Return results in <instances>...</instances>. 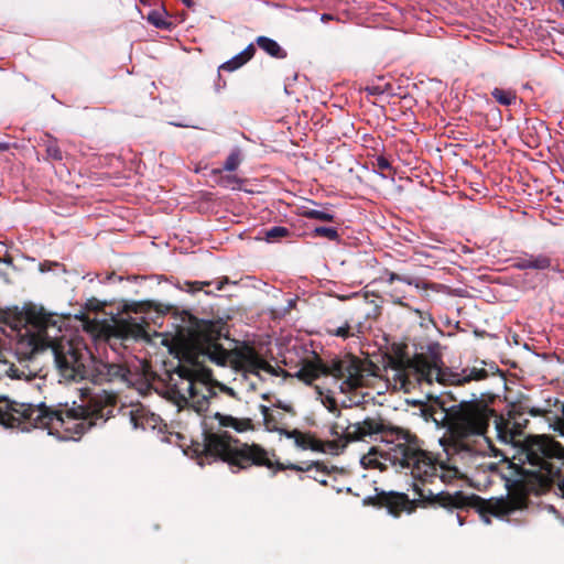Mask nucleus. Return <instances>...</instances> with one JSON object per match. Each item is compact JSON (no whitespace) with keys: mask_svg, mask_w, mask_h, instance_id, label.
I'll use <instances>...</instances> for the list:
<instances>
[{"mask_svg":"<svg viewBox=\"0 0 564 564\" xmlns=\"http://www.w3.org/2000/svg\"><path fill=\"white\" fill-rule=\"evenodd\" d=\"M100 381L107 382H126L128 380L129 370L118 364H102L98 368Z\"/></svg>","mask_w":564,"mask_h":564,"instance_id":"2eb2a0df","label":"nucleus"},{"mask_svg":"<svg viewBox=\"0 0 564 564\" xmlns=\"http://www.w3.org/2000/svg\"><path fill=\"white\" fill-rule=\"evenodd\" d=\"M46 155L48 159L54 161H62L63 153L56 141H48L46 144Z\"/></svg>","mask_w":564,"mask_h":564,"instance_id":"cd10ccee","label":"nucleus"},{"mask_svg":"<svg viewBox=\"0 0 564 564\" xmlns=\"http://www.w3.org/2000/svg\"><path fill=\"white\" fill-rule=\"evenodd\" d=\"M257 45L263 50L267 54L274 58H285L286 52L283 50L280 44L267 36H258L256 40Z\"/></svg>","mask_w":564,"mask_h":564,"instance_id":"f3484780","label":"nucleus"},{"mask_svg":"<svg viewBox=\"0 0 564 564\" xmlns=\"http://www.w3.org/2000/svg\"><path fill=\"white\" fill-rule=\"evenodd\" d=\"M224 283H225V282H223V281H221V282H218V283H217L216 289H217V290H221V289H223V284H224Z\"/></svg>","mask_w":564,"mask_h":564,"instance_id":"79ce46f5","label":"nucleus"},{"mask_svg":"<svg viewBox=\"0 0 564 564\" xmlns=\"http://www.w3.org/2000/svg\"><path fill=\"white\" fill-rule=\"evenodd\" d=\"M228 338L227 323L218 319H199L191 317L182 350L181 365L176 373L180 381L170 387V392L180 408L189 406L197 413L212 411L217 406L219 393L236 398L234 389L220 383H210L212 371L203 367L206 361L225 366L230 357L229 349L219 343Z\"/></svg>","mask_w":564,"mask_h":564,"instance_id":"f03ea898","label":"nucleus"},{"mask_svg":"<svg viewBox=\"0 0 564 564\" xmlns=\"http://www.w3.org/2000/svg\"><path fill=\"white\" fill-rule=\"evenodd\" d=\"M140 332H142V328L139 326L138 327V332L135 333V335H139Z\"/></svg>","mask_w":564,"mask_h":564,"instance_id":"a18cd8bd","label":"nucleus"},{"mask_svg":"<svg viewBox=\"0 0 564 564\" xmlns=\"http://www.w3.org/2000/svg\"><path fill=\"white\" fill-rule=\"evenodd\" d=\"M260 410H261V413L263 416V422H264L267 430L279 432L282 435L283 429L279 426V422H278L276 417L274 416V414L270 412V409L265 405H261Z\"/></svg>","mask_w":564,"mask_h":564,"instance_id":"412c9836","label":"nucleus"},{"mask_svg":"<svg viewBox=\"0 0 564 564\" xmlns=\"http://www.w3.org/2000/svg\"><path fill=\"white\" fill-rule=\"evenodd\" d=\"M29 379L25 369L19 368L15 364L0 358V379Z\"/></svg>","mask_w":564,"mask_h":564,"instance_id":"a211bd4d","label":"nucleus"},{"mask_svg":"<svg viewBox=\"0 0 564 564\" xmlns=\"http://www.w3.org/2000/svg\"><path fill=\"white\" fill-rule=\"evenodd\" d=\"M254 53H256V47L251 43L242 52H240L238 55L241 56V58H243L242 61L245 63H247L248 61H250L253 57Z\"/></svg>","mask_w":564,"mask_h":564,"instance_id":"7c9ffc66","label":"nucleus"},{"mask_svg":"<svg viewBox=\"0 0 564 564\" xmlns=\"http://www.w3.org/2000/svg\"><path fill=\"white\" fill-rule=\"evenodd\" d=\"M215 419L223 427H232L236 432L242 433L253 429L251 419H238L231 415L214 412Z\"/></svg>","mask_w":564,"mask_h":564,"instance_id":"dca6fc26","label":"nucleus"},{"mask_svg":"<svg viewBox=\"0 0 564 564\" xmlns=\"http://www.w3.org/2000/svg\"><path fill=\"white\" fill-rule=\"evenodd\" d=\"M243 58H241V56H239L238 54L235 55L232 58H230L229 61L223 63L219 67H218V70L221 72V70H225V72H234L238 68H240L241 66H243L246 63L242 61Z\"/></svg>","mask_w":564,"mask_h":564,"instance_id":"bb28decb","label":"nucleus"},{"mask_svg":"<svg viewBox=\"0 0 564 564\" xmlns=\"http://www.w3.org/2000/svg\"><path fill=\"white\" fill-rule=\"evenodd\" d=\"M388 87H390L389 84H386L384 87H381L380 85H371V86L366 87V91L369 95L379 96V95L384 94L387 91Z\"/></svg>","mask_w":564,"mask_h":564,"instance_id":"c756f323","label":"nucleus"},{"mask_svg":"<svg viewBox=\"0 0 564 564\" xmlns=\"http://www.w3.org/2000/svg\"><path fill=\"white\" fill-rule=\"evenodd\" d=\"M141 3H144L145 1L144 0H139Z\"/></svg>","mask_w":564,"mask_h":564,"instance_id":"de8ad7c7","label":"nucleus"},{"mask_svg":"<svg viewBox=\"0 0 564 564\" xmlns=\"http://www.w3.org/2000/svg\"><path fill=\"white\" fill-rule=\"evenodd\" d=\"M561 433H562V435H564V427H563V429H561Z\"/></svg>","mask_w":564,"mask_h":564,"instance_id":"49530a36","label":"nucleus"},{"mask_svg":"<svg viewBox=\"0 0 564 564\" xmlns=\"http://www.w3.org/2000/svg\"><path fill=\"white\" fill-rule=\"evenodd\" d=\"M421 412L426 421L447 427L449 437L445 444V452L452 465L438 463L430 453L422 449L416 436L399 429L387 427V442L393 444L387 453L388 459L398 471L412 476L413 489L420 499L449 510L473 508L486 523L490 522L489 514L505 517L525 507L527 492L533 488L524 485V479L513 482L514 487H519V494L512 492L508 486L509 495L506 499L484 500L476 495L468 496L462 491L452 494L426 488L427 484L433 485L436 480L449 484L464 475L459 463L469 468L482 466L478 460L491 449L487 436L491 421L498 440L506 444L512 443L521 432V424L511 413L508 417L497 414L484 400L462 401L446 409L438 398L423 404Z\"/></svg>","mask_w":564,"mask_h":564,"instance_id":"f257e3e1","label":"nucleus"},{"mask_svg":"<svg viewBox=\"0 0 564 564\" xmlns=\"http://www.w3.org/2000/svg\"><path fill=\"white\" fill-rule=\"evenodd\" d=\"M115 398L110 394H94L83 399L82 404L54 410L41 403L11 402L0 395V424L22 431L46 429L48 434L82 435L91 426L105 423L113 413Z\"/></svg>","mask_w":564,"mask_h":564,"instance_id":"7ed1b4c3","label":"nucleus"},{"mask_svg":"<svg viewBox=\"0 0 564 564\" xmlns=\"http://www.w3.org/2000/svg\"><path fill=\"white\" fill-rule=\"evenodd\" d=\"M122 415L128 416L134 430H156L160 429L162 419L160 415L151 412L141 403L131 404L122 409Z\"/></svg>","mask_w":564,"mask_h":564,"instance_id":"9d476101","label":"nucleus"},{"mask_svg":"<svg viewBox=\"0 0 564 564\" xmlns=\"http://www.w3.org/2000/svg\"><path fill=\"white\" fill-rule=\"evenodd\" d=\"M271 469H273L274 473L278 470H286V469L295 470V471H307V473L314 471V475H312L311 477L314 478L315 480H317L322 485H327V480L325 478V476L328 474L327 468H326V466H324L323 464H321L318 462H314L306 466H303V465H297V464L285 465V464L279 463L278 460L273 459V467Z\"/></svg>","mask_w":564,"mask_h":564,"instance_id":"ddd939ff","label":"nucleus"},{"mask_svg":"<svg viewBox=\"0 0 564 564\" xmlns=\"http://www.w3.org/2000/svg\"><path fill=\"white\" fill-rule=\"evenodd\" d=\"M376 366L352 355L334 358L324 364L321 359L308 361L295 373L300 380L312 384L321 376H332L340 380L341 392L348 393L368 384L375 376Z\"/></svg>","mask_w":564,"mask_h":564,"instance_id":"6e6552de","label":"nucleus"},{"mask_svg":"<svg viewBox=\"0 0 564 564\" xmlns=\"http://www.w3.org/2000/svg\"><path fill=\"white\" fill-rule=\"evenodd\" d=\"M560 4L562 6L563 10H564V0H558Z\"/></svg>","mask_w":564,"mask_h":564,"instance_id":"c03bdc74","label":"nucleus"},{"mask_svg":"<svg viewBox=\"0 0 564 564\" xmlns=\"http://www.w3.org/2000/svg\"><path fill=\"white\" fill-rule=\"evenodd\" d=\"M239 364L245 371L256 376H259L260 371H264L272 376H279L280 372H284L280 368L275 369L252 349H248L247 351L240 354Z\"/></svg>","mask_w":564,"mask_h":564,"instance_id":"9b49d317","label":"nucleus"},{"mask_svg":"<svg viewBox=\"0 0 564 564\" xmlns=\"http://www.w3.org/2000/svg\"><path fill=\"white\" fill-rule=\"evenodd\" d=\"M334 335L338 336V337H341V338H348L350 337L352 334L350 333V326L349 324H346L345 326H340L338 327L335 332H334Z\"/></svg>","mask_w":564,"mask_h":564,"instance_id":"72a5a7b5","label":"nucleus"},{"mask_svg":"<svg viewBox=\"0 0 564 564\" xmlns=\"http://www.w3.org/2000/svg\"><path fill=\"white\" fill-rule=\"evenodd\" d=\"M491 96L499 105L506 107L516 105L518 100L517 91L513 89H503L495 87L491 90Z\"/></svg>","mask_w":564,"mask_h":564,"instance_id":"6ab92c4d","label":"nucleus"},{"mask_svg":"<svg viewBox=\"0 0 564 564\" xmlns=\"http://www.w3.org/2000/svg\"><path fill=\"white\" fill-rule=\"evenodd\" d=\"M59 319L43 307H30L25 312V324L18 329L17 352L31 359L35 354L51 349L57 369L67 380L83 379L89 351L79 343L62 338Z\"/></svg>","mask_w":564,"mask_h":564,"instance_id":"20e7f679","label":"nucleus"},{"mask_svg":"<svg viewBox=\"0 0 564 564\" xmlns=\"http://www.w3.org/2000/svg\"><path fill=\"white\" fill-rule=\"evenodd\" d=\"M221 171H223V170H220V169H215V170L213 171V173H214V174H220V173H221Z\"/></svg>","mask_w":564,"mask_h":564,"instance_id":"37998d69","label":"nucleus"},{"mask_svg":"<svg viewBox=\"0 0 564 564\" xmlns=\"http://www.w3.org/2000/svg\"><path fill=\"white\" fill-rule=\"evenodd\" d=\"M519 460L521 475L540 487L557 485L564 497V447L553 438L542 435L525 441Z\"/></svg>","mask_w":564,"mask_h":564,"instance_id":"423d86ee","label":"nucleus"},{"mask_svg":"<svg viewBox=\"0 0 564 564\" xmlns=\"http://www.w3.org/2000/svg\"><path fill=\"white\" fill-rule=\"evenodd\" d=\"M303 216L308 219H317V220H322V221H333L334 217H335L333 213H329L327 210L313 209V208L304 209Z\"/></svg>","mask_w":564,"mask_h":564,"instance_id":"4be33fe9","label":"nucleus"},{"mask_svg":"<svg viewBox=\"0 0 564 564\" xmlns=\"http://www.w3.org/2000/svg\"><path fill=\"white\" fill-rule=\"evenodd\" d=\"M254 53H256V47L251 43L242 52H240L238 55L241 56V58H243L242 61L245 63H247L248 61H250L253 57Z\"/></svg>","mask_w":564,"mask_h":564,"instance_id":"2f4dec72","label":"nucleus"},{"mask_svg":"<svg viewBox=\"0 0 564 564\" xmlns=\"http://www.w3.org/2000/svg\"><path fill=\"white\" fill-rule=\"evenodd\" d=\"M274 406L284 410L285 412L294 414V410H293V406L291 404H286V403H283L282 401H278L274 404Z\"/></svg>","mask_w":564,"mask_h":564,"instance_id":"e433bc0d","label":"nucleus"},{"mask_svg":"<svg viewBox=\"0 0 564 564\" xmlns=\"http://www.w3.org/2000/svg\"><path fill=\"white\" fill-rule=\"evenodd\" d=\"M205 456L228 463L234 473L246 469L252 465L264 466L269 469L273 467V457L257 444H240L227 432H215L205 435L204 441Z\"/></svg>","mask_w":564,"mask_h":564,"instance_id":"1a4fd4ad","label":"nucleus"},{"mask_svg":"<svg viewBox=\"0 0 564 564\" xmlns=\"http://www.w3.org/2000/svg\"><path fill=\"white\" fill-rule=\"evenodd\" d=\"M393 371L394 383L406 393L424 383L431 384L433 381L441 384H464L488 377V371L484 368H465L460 372L444 368L440 356L431 358L416 356L412 360H399Z\"/></svg>","mask_w":564,"mask_h":564,"instance_id":"39448f33","label":"nucleus"},{"mask_svg":"<svg viewBox=\"0 0 564 564\" xmlns=\"http://www.w3.org/2000/svg\"><path fill=\"white\" fill-rule=\"evenodd\" d=\"M226 87V80L223 79L221 75H220V72L218 70V74H217V82L215 84V89L216 91H220L221 89H224Z\"/></svg>","mask_w":564,"mask_h":564,"instance_id":"c9c22d12","label":"nucleus"},{"mask_svg":"<svg viewBox=\"0 0 564 564\" xmlns=\"http://www.w3.org/2000/svg\"><path fill=\"white\" fill-rule=\"evenodd\" d=\"M212 283L210 281H185L183 284H180V289L188 293H196L205 286L212 285Z\"/></svg>","mask_w":564,"mask_h":564,"instance_id":"a878e982","label":"nucleus"},{"mask_svg":"<svg viewBox=\"0 0 564 564\" xmlns=\"http://www.w3.org/2000/svg\"><path fill=\"white\" fill-rule=\"evenodd\" d=\"M11 148L9 142L0 141V152L8 151Z\"/></svg>","mask_w":564,"mask_h":564,"instance_id":"58836bf2","label":"nucleus"},{"mask_svg":"<svg viewBox=\"0 0 564 564\" xmlns=\"http://www.w3.org/2000/svg\"><path fill=\"white\" fill-rule=\"evenodd\" d=\"M290 230L286 227L274 226L270 229L264 230V239L268 242L276 241L280 238L288 237Z\"/></svg>","mask_w":564,"mask_h":564,"instance_id":"5701e85b","label":"nucleus"},{"mask_svg":"<svg viewBox=\"0 0 564 564\" xmlns=\"http://www.w3.org/2000/svg\"><path fill=\"white\" fill-rule=\"evenodd\" d=\"M512 267L518 270L543 271L552 268V259L545 253H523L513 259Z\"/></svg>","mask_w":564,"mask_h":564,"instance_id":"f8f14e48","label":"nucleus"},{"mask_svg":"<svg viewBox=\"0 0 564 564\" xmlns=\"http://www.w3.org/2000/svg\"><path fill=\"white\" fill-rule=\"evenodd\" d=\"M282 435L294 440L295 445L301 449H311L319 453L338 454L347 443L354 441H364L366 437L381 435L387 442V426L379 419L367 417L361 422L348 423L336 422L332 427V435L341 436L338 441H321L310 433H303L299 430H282Z\"/></svg>","mask_w":564,"mask_h":564,"instance_id":"0eeeda50","label":"nucleus"},{"mask_svg":"<svg viewBox=\"0 0 564 564\" xmlns=\"http://www.w3.org/2000/svg\"><path fill=\"white\" fill-rule=\"evenodd\" d=\"M147 19H148L149 23H151L152 25H154L155 28H159V29L167 30L171 26V22L166 21L163 17V13L158 10H152L148 14Z\"/></svg>","mask_w":564,"mask_h":564,"instance_id":"b1692460","label":"nucleus"},{"mask_svg":"<svg viewBox=\"0 0 564 564\" xmlns=\"http://www.w3.org/2000/svg\"><path fill=\"white\" fill-rule=\"evenodd\" d=\"M312 235L314 237H325L330 241H337L339 239L337 229L332 228V227H324V226L316 227L312 231Z\"/></svg>","mask_w":564,"mask_h":564,"instance_id":"393cba45","label":"nucleus"},{"mask_svg":"<svg viewBox=\"0 0 564 564\" xmlns=\"http://www.w3.org/2000/svg\"><path fill=\"white\" fill-rule=\"evenodd\" d=\"M544 413H545V411L542 410V409H539V408H532L530 410V414L533 415V416H539V415H542Z\"/></svg>","mask_w":564,"mask_h":564,"instance_id":"4c0bfd02","label":"nucleus"},{"mask_svg":"<svg viewBox=\"0 0 564 564\" xmlns=\"http://www.w3.org/2000/svg\"><path fill=\"white\" fill-rule=\"evenodd\" d=\"M242 162V154L239 148H235L229 153L228 158L224 163V171L234 172L238 169L240 163Z\"/></svg>","mask_w":564,"mask_h":564,"instance_id":"aec40b11","label":"nucleus"},{"mask_svg":"<svg viewBox=\"0 0 564 564\" xmlns=\"http://www.w3.org/2000/svg\"><path fill=\"white\" fill-rule=\"evenodd\" d=\"M456 517H457V520H458L459 525H463V524H464V519H463V517L460 516V513H457V516H456Z\"/></svg>","mask_w":564,"mask_h":564,"instance_id":"a19ab883","label":"nucleus"},{"mask_svg":"<svg viewBox=\"0 0 564 564\" xmlns=\"http://www.w3.org/2000/svg\"><path fill=\"white\" fill-rule=\"evenodd\" d=\"M187 8L192 9L195 6L194 0H181Z\"/></svg>","mask_w":564,"mask_h":564,"instance_id":"ea45409f","label":"nucleus"},{"mask_svg":"<svg viewBox=\"0 0 564 564\" xmlns=\"http://www.w3.org/2000/svg\"><path fill=\"white\" fill-rule=\"evenodd\" d=\"M394 281H401V282H404L409 285H415L416 288H420V281L416 280V279H412V278H409V276H405V275H400L398 273H394V272H390L389 273V276H388V282L390 284H392Z\"/></svg>","mask_w":564,"mask_h":564,"instance_id":"c85d7f7f","label":"nucleus"},{"mask_svg":"<svg viewBox=\"0 0 564 564\" xmlns=\"http://www.w3.org/2000/svg\"><path fill=\"white\" fill-rule=\"evenodd\" d=\"M239 182L240 181L235 175H227V176L221 177L219 183L224 186H227L228 184L239 183Z\"/></svg>","mask_w":564,"mask_h":564,"instance_id":"f704fd0d","label":"nucleus"},{"mask_svg":"<svg viewBox=\"0 0 564 564\" xmlns=\"http://www.w3.org/2000/svg\"><path fill=\"white\" fill-rule=\"evenodd\" d=\"M381 502L388 509V512L394 517L400 516L403 511L410 513L414 509L413 501L405 494L390 492L382 497Z\"/></svg>","mask_w":564,"mask_h":564,"instance_id":"4468645a","label":"nucleus"},{"mask_svg":"<svg viewBox=\"0 0 564 564\" xmlns=\"http://www.w3.org/2000/svg\"><path fill=\"white\" fill-rule=\"evenodd\" d=\"M376 166L381 170V171H388V170H391V163L389 162V160L387 158H384L383 155H379L377 156L376 159Z\"/></svg>","mask_w":564,"mask_h":564,"instance_id":"473e14b6","label":"nucleus"}]
</instances>
